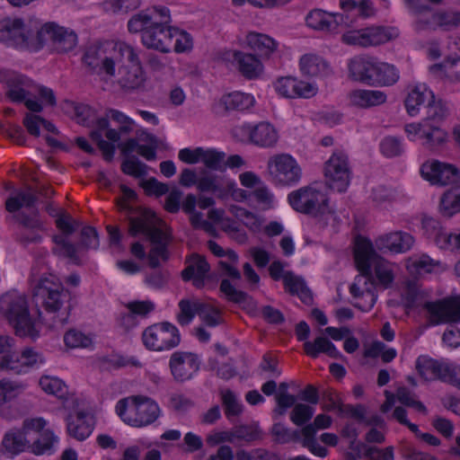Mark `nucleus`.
I'll return each mask as SVG.
<instances>
[{
	"label": "nucleus",
	"instance_id": "obj_15",
	"mask_svg": "<svg viewBox=\"0 0 460 460\" xmlns=\"http://www.w3.org/2000/svg\"><path fill=\"white\" fill-rule=\"evenodd\" d=\"M399 35L393 27L376 26L351 31L342 35V41L348 45L369 47L386 43Z\"/></svg>",
	"mask_w": 460,
	"mask_h": 460
},
{
	"label": "nucleus",
	"instance_id": "obj_28",
	"mask_svg": "<svg viewBox=\"0 0 460 460\" xmlns=\"http://www.w3.org/2000/svg\"><path fill=\"white\" fill-rule=\"evenodd\" d=\"M349 290L356 300L354 305L361 311H369L376 302L374 284L368 283L366 276H358Z\"/></svg>",
	"mask_w": 460,
	"mask_h": 460
},
{
	"label": "nucleus",
	"instance_id": "obj_27",
	"mask_svg": "<svg viewBox=\"0 0 460 460\" xmlns=\"http://www.w3.org/2000/svg\"><path fill=\"white\" fill-rule=\"evenodd\" d=\"M276 91L287 98H310L316 94L317 88L311 83L298 81L292 76L279 78L275 83Z\"/></svg>",
	"mask_w": 460,
	"mask_h": 460
},
{
	"label": "nucleus",
	"instance_id": "obj_26",
	"mask_svg": "<svg viewBox=\"0 0 460 460\" xmlns=\"http://www.w3.org/2000/svg\"><path fill=\"white\" fill-rule=\"evenodd\" d=\"M411 234L402 231H395L380 235L376 239V246L382 252L404 253L411 249L414 243Z\"/></svg>",
	"mask_w": 460,
	"mask_h": 460
},
{
	"label": "nucleus",
	"instance_id": "obj_20",
	"mask_svg": "<svg viewBox=\"0 0 460 460\" xmlns=\"http://www.w3.org/2000/svg\"><path fill=\"white\" fill-rule=\"evenodd\" d=\"M420 173L433 185L455 184L460 179V172L456 166L438 160L424 163L420 167Z\"/></svg>",
	"mask_w": 460,
	"mask_h": 460
},
{
	"label": "nucleus",
	"instance_id": "obj_21",
	"mask_svg": "<svg viewBox=\"0 0 460 460\" xmlns=\"http://www.w3.org/2000/svg\"><path fill=\"white\" fill-rule=\"evenodd\" d=\"M169 366L174 379L183 382L190 379L199 368V360L196 354L175 351L171 355Z\"/></svg>",
	"mask_w": 460,
	"mask_h": 460
},
{
	"label": "nucleus",
	"instance_id": "obj_59",
	"mask_svg": "<svg viewBox=\"0 0 460 460\" xmlns=\"http://www.w3.org/2000/svg\"><path fill=\"white\" fill-rule=\"evenodd\" d=\"M199 316L205 324L210 327H215L222 323L220 310L209 303L200 302Z\"/></svg>",
	"mask_w": 460,
	"mask_h": 460
},
{
	"label": "nucleus",
	"instance_id": "obj_47",
	"mask_svg": "<svg viewBox=\"0 0 460 460\" xmlns=\"http://www.w3.org/2000/svg\"><path fill=\"white\" fill-rule=\"evenodd\" d=\"M24 382L10 378L0 379V405L11 402L26 389Z\"/></svg>",
	"mask_w": 460,
	"mask_h": 460
},
{
	"label": "nucleus",
	"instance_id": "obj_54",
	"mask_svg": "<svg viewBox=\"0 0 460 460\" xmlns=\"http://www.w3.org/2000/svg\"><path fill=\"white\" fill-rule=\"evenodd\" d=\"M332 18L331 13H327L322 10L311 11L305 17L307 26L312 29L328 31V29L335 26L333 22H331Z\"/></svg>",
	"mask_w": 460,
	"mask_h": 460
},
{
	"label": "nucleus",
	"instance_id": "obj_16",
	"mask_svg": "<svg viewBox=\"0 0 460 460\" xmlns=\"http://www.w3.org/2000/svg\"><path fill=\"white\" fill-rule=\"evenodd\" d=\"M38 197L31 187L23 190H14L5 201V208L10 213H15L21 209L31 211V217H22V225L29 228H40L41 221L38 217L35 206Z\"/></svg>",
	"mask_w": 460,
	"mask_h": 460
},
{
	"label": "nucleus",
	"instance_id": "obj_58",
	"mask_svg": "<svg viewBox=\"0 0 460 460\" xmlns=\"http://www.w3.org/2000/svg\"><path fill=\"white\" fill-rule=\"evenodd\" d=\"M102 59L101 48L98 46H90L85 49L82 58L83 64L88 73L100 75V64Z\"/></svg>",
	"mask_w": 460,
	"mask_h": 460
},
{
	"label": "nucleus",
	"instance_id": "obj_14",
	"mask_svg": "<svg viewBox=\"0 0 460 460\" xmlns=\"http://www.w3.org/2000/svg\"><path fill=\"white\" fill-rule=\"evenodd\" d=\"M325 185L332 190L344 192L347 190L351 178L348 157L345 154L336 152L324 164Z\"/></svg>",
	"mask_w": 460,
	"mask_h": 460
},
{
	"label": "nucleus",
	"instance_id": "obj_29",
	"mask_svg": "<svg viewBox=\"0 0 460 460\" xmlns=\"http://www.w3.org/2000/svg\"><path fill=\"white\" fill-rule=\"evenodd\" d=\"M377 61L373 58L357 57L349 64V75L353 80L375 85Z\"/></svg>",
	"mask_w": 460,
	"mask_h": 460
},
{
	"label": "nucleus",
	"instance_id": "obj_13",
	"mask_svg": "<svg viewBox=\"0 0 460 460\" xmlns=\"http://www.w3.org/2000/svg\"><path fill=\"white\" fill-rule=\"evenodd\" d=\"M49 40L54 50L66 53L76 46L77 35L73 30L59 26L56 22H47L40 29H37V41L41 49Z\"/></svg>",
	"mask_w": 460,
	"mask_h": 460
},
{
	"label": "nucleus",
	"instance_id": "obj_38",
	"mask_svg": "<svg viewBox=\"0 0 460 460\" xmlns=\"http://www.w3.org/2000/svg\"><path fill=\"white\" fill-rule=\"evenodd\" d=\"M300 70L308 76H327L331 74L328 63L319 56L305 54L300 58Z\"/></svg>",
	"mask_w": 460,
	"mask_h": 460
},
{
	"label": "nucleus",
	"instance_id": "obj_34",
	"mask_svg": "<svg viewBox=\"0 0 460 460\" xmlns=\"http://www.w3.org/2000/svg\"><path fill=\"white\" fill-rule=\"evenodd\" d=\"M450 362L438 361L428 356H420L416 360V369L419 375L426 381L439 379L448 372Z\"/></svg>",
	"mask_w": 460,
	"mask_h": 460
},
{
	"label": "nucleus",
	"instance_id": "obj_37",
	"mask_svg": "<svg viewBox=\"0 0 460 460\" xmlns=\"http://www.w3.org/2000/svg\"><path fill=\"white\" fill-rule=\"evenodd\" d=\"M246 42L252 50L262 58H269L278 49L279 43L267 34L251 31Z\"/></svg>",
	"mask_w": 460,
	"mask_h": 460
},
{
	"label": "nucleus",
	"instance_id": "obj_31",
	"mask_svg": "<svg viewBox=\"0 0 460 460\" xmlns=\"http://www.w3.org/2000/svg\"><path fill=\"white\" fill-rule=\"evenodd\" d=\"M94 429L93 417L86 411H78L66 419V430L70 437L84 441L93 433Z\"/></svg>",
	"mask_w": 460,
	"mask_h": 460
},
{
	"label": "nucleus",
	"instance_id": "obj_45",
	"mask_svg": "<svg viewBox=\"0 0 460 460\" xmlns=\"http://www.w3.org/2000/svg\"><path fill=\"white\" fill-rule=\"evenodd\" d=\"M230 212L251 232L260 233L262 230L264 219L261 216L238 206H232Z\"/></svg>",
	"mask_w": 460,
	"mask_h": 460
},
{
	"label": "nucleus",
	"instance_id": "obj_32",
	"mask_svg": "<svg viewBox=\"0 0 460 460\" xmlns=\"http://www.w3.org/2000/svg\"><path fill=\"white\" fill-rule=\"evenodd\" d=\"M408 272L416 277L429 273H441L447 270L445 264L439 261L433 260L428 254H414L405 261Z\"/></svg>",
	"mask_w": 460,
	"mask_h": 460
},
{
	"label": "nucleus",
	"instance_id": "obj_40",
	"mask_svg": "<svg viewBox=\"0 0 460 460\" xmlns=\"http://www.w3.org/2000/svg\"><path fill=\"white\" fill-rule=\"evenodd\" d=\"M349 100L356 106L368 108L384 103L386 100V95L377 90L358 89L350 92Z\"/></svg>",
	"mask_w": 460,
	"mask_h": 460
},
{
	"label": "nucleus",
	"instance_id": "obj_24",
	"mask_svg": "<svg viewBox=\"0 0 460 460\" xmlns=\"http://www.w3.org/2000/svg\"><path fill=\"white\" fill-rule=\"evenodd\" d=\"M421 224L426 234L434 238L440 249L450 251L460 249V233L453 234L444 230L439 223L431 217H424Z\"/></svg>",
	"mask_w": 460,
	"mask_h": 460
},
{
	"label": "nucleus",
	"instance_id": "obj_33",
	"mask_svg": "<svg viewBox=\"0 0 460 460\" xmlns=\"http://www.w3.org/2000/svg\"><path fill=\"white\" fill-rule=\"evenodd\" d=\"M232 57L237 70L246 79H256L262 74L263 65L256 55L234 50Z\"/></svg>",
	"mask_w": 460,
	"mask_h": 460
},
{
	"label": "nucleus",
	"instance_id": "obj_3",
	"mask_svg": "<svg viewBox=\"0 0 460 460\" xmlns=\"http://www.w3.org/2000/svg\"><path fill=\"white\" fill-rule=\"evenodd\" d=\"M134 128L135 121L132 119L118 110L109 109L105 116L98 120V129L92 130L90 136L96 144H110L103 137L112 143L123 141L121 144H162L155 136L144 129H137L135 137H128Z\"/></svg>",
	"mask_w": 460,
	"mask_h": 460
},
{
	"label": "nucleus",
	"instance_id": "obj_49",
	"mask_svg": "<svg viewBox=\"0 0 460 460\" xmlns=\"http://www.w3.org/2000/svg\"><path fill=\"white\" fill-rule=\"evenodd\" d=\"M278 141V133L269 122H260L252 126V144H275Z\"/></svg>",
	"mask_w": 460,
	"mask_h": 460
},
{
	"label": "nucleus",
	"instance_id": "obj_56",
	"mask_svg": "<svg viewBox=\"0 0 460 460\" xmlns=\"http://www.w3.org/2000/svg\"><path fill=\"white\" fill-rule=\"evenodd\" d=\"M28 78L22 75H13L7 78L6 83L10 88L7 92V96L13 102H25L26 91L22 88V85L27 84Z\"/></svg>",
	"mask_w": 460,
	"mask_h": 460
},
{
	"label": "nucleus",
	"instance_id": "obj_19",
	"mask_svg": "<svg viewBox=\"0 0 460 460\" xmlns=\"http://www.w3.org/2000/svg\"><path fill=\"white\" fill-rule=\"evenodd\" d=\"M44 356L32 348H24L21 351L13 350L2 370L16 375L29 373L45 364Z\"/></svg>",
	"mask_w": 460,
	"mask_h": 460
},
{
	"label": "nucleus",
	"instance_id": "obj_60",
	"mask_svg": "<svg viewBox=\"0 0 460 460\" xmlns=\"http://www.w3.org/2000/svg\"><path fill=\"white\" fill-rule=\"evenodd\" d=\"M221 397L227 418L237 416L242 412V403L232 391L222 390Z\"/></svg>",
	"mask_w": 460,
	"mask_h": 460
},
{
	"label": "nucleus",
	"instance_id": "obj_41",
	"mask_svg": "<svg viewBox=\"0 0 460 460\" xmlns=\"http://www.w3.org/2000/svg\"><path fill=\"white\" fill-rule=\"evenodd\" d=\"M120 153L123 156L121 163V171L129 176L134 178H141L147 173V166L141 163L137 156L133 155V152L128 147H123L119 146Z\"/></svg>",
	"mask_w": 460,
	"mask_h": 460
},
{
	"label": "nucleus",
	"instance_id": "obj_39",
	"mask_svg": "<svg viewBox=\"0 0 460 460\" xmlns=\"http://www.w3.org/2000/svg\"><path fill=\"white\" fill-rule=\"evenodd\" d=\"M304 350L307 356L315 358L320 353H325L332 358H342V354L338 350L335 345L327 338L319 336L314 341H305Z\"/></svg>",
	"mask_w": 460,
	"mask_h": 460
},
{
	"label": "nucleus",
	"instance_id": "obj_17",
	"mask_svg": "<svg viewBox=\"0 0 460 460\" xmlns=\"http://www.w3.org/2000/svg\"><path fill=\"white\" fill-rule=\"evenodd\" d=\"M430 325L460 322V296L423 304Z\"/></svg>",
	"mask_w": 460,
	"mask_h": 460
},
{
	"label": "nucleus",
	"instance_id": "obj_50",
	"mask_svg": "<svg viewBox=\"0 0 460 460\" xmlns=\"http://www.w3.org/2000/svg\"><path fill=\"white\" fill-rule=\"evenodd\" d=\"M77 122L85 127H94L98 129V120L102 117H98L96 111L84 103H72Z\"/></svg>",
	"mask_w": 460,
	"mask_h": 460
},
{
	"label": "nucleus",
	"instance_id": "obj_25",
	"mask_svg": "<svg viewBox=\"0 0 460 460\" xmlns=\"http://www.w3.org/2000/svg\"><path fill=\"white\" fill-rule=\"evenodd\" d=\"M404 129L411 142L425 140L428 143L443 144L447 140V133L433 124L412 123L406 125Z\"/></svg>",
	"mask_w": 460,
	"mask_h": 460
},
{
	"label": "nucleus",
	"instance_id": "obj_11",
	"mask_svg": "<svg viewBox=\"0 0 460 460\" xmlns=\"http://www.w3.org/2000/svg\"><path fill=\"white\" fill-rule=\"evenodd\" d=\"M270 181L276 186L293 187L303 177V170L298 162L288 154L271 156L267 164Z\"/></svg>",
	"mask_w": 460,
	"mask_h": 460
},
{
	"label": "nucleus",
	"instance_id": "obj_30",
	"mask_svg": "<svg viewBox=\"0 0 460 460\" xmlns=\"http://www.w3.org/2000/svg\"><path fill=\"white\" fill-rule=\"evenodd\" d=\"M39 385L46 394L61 400L66 409H74L76 406L75 394H69L67 386L60 378L43 376L40 378Z\"/></svg>",
	"mask_w": 460,
	"mask_h": 460
},
{
	"label": "nucleus",
	"instance_id": "obj_22",
	"mask_svg": "<svg viewBox=\"0 0 460 460\" xmlns=\"http://www.w3.org/2000/svg\"><path fill=\"white\" fill-rule=\"evenodd\" d=\"M332 420L325 414H319L315 417L314 423L306 425L301 430L302 445L306 447L313 455L319 457H325L328 450L322 447L316 438V429H328L332 425Z\"/></svg>",
	"mask_w": 460,
	"mask_h": 460
},
{
	"label": "nucleus",
	"instance_id": "obj_62",
	"mask_svg": "<svg viewBox=\"0 0 460 460\" xmlns=\"http://www.w3.org/2000/svg\"><path fill=\"white\" fill-rule=\"evenodd\" d=\"M314 412V407L307 404L297 403L294 406L290 420L294 424L302 426L313 417Z\"/></svg>",
	"mask_w": 460,
	"mask_h": 460
},
{
	"label": "nucleus",
	"instance_id": "obj_12",
	"mask_svg": "<svg viewBox=\"0 0 460 460\" xmlns=\"http://www.w3.org/2000/svg\"><path fill=\"white\" fill-rule=\"evenodd\" d=\"M0 41L8 47L37 51L40 44L37 41V30L26 29L21 19L0 22Z\"/></svg>",
	"mask_w": 460,
	"mask_h": 460
},
{
	"label": "nucleus",
	"instance_id": "obj_64",
	"mask_svg": "<svg viewBox=\"0 0 460 460\" xmlns=\"http://www.w3.org/2000/svg\"><path fill=\"white\" fill-rule=\"evenodd\" d=\"M220 291L227 298L234 303H243L248 296L246 293L236 289L228 279H223L220 284Z\"/></svg>",
	"mask_w": 460,
	"mask_h": 460
},
{
	"label": "nucleus",
	"instance_id": "obj_9",
	"mask_svg": "<svg viewBox=\"0 0 460 460\" xmlns=\"http://www.w3.org/2000/svg\"><path fill=\"white\" fill-rule=\"evenodd\" d=\"M117 53L126 59L119 67L120 86L128 91L143 89L146 76L136 49L126 43H119Z\"/></svg>",
	"mask_w": 460,
	"mask_h": 460
},
{
	"label": "nucleus",
	"instance_id": "obj_7",
	"mask_svg": "<svg viewBox=\"0 0 460 460\" xmlns=\"http://www.w3.org/2000/svg\"><path fill=\"white\" fill-rule=\"evenodd\" d=\"M32 296L37 305L49 314H56L52 327L66 323L68 314L61 310L67 301V293L58 277L53 274L40 277L32 288Z\"/></svg>",
	"mask_w": 460,
	"mask_h": 460
},
{
	"label": "nucleus",
	"instance_id": "obj_18",
	"mask_svg": "<svg viewBox=\"0 0 460 460\" xmlns=\"http://www.w3.org/2000/svg\"><path fill=\"white\" fill-rule=\"evenodd\" d=\"M58 228L62 232L61 234L54 235V247L52 251L55 254L68 258L77 261V248L68 242V235L73 234L78 228V223L68 215H62L57 220Z\"/></svg>",
	"mask_w": 460,
	"mask_h": 460
},
{
	"label": "nucleus",
	"instance_id": "obj_23",
	"mask_svg": "<svg viewBox=\"0 0 460 460\" xmlns=\"http://www.w3.org/2000/svg\"><path fill=\"white\" fill-rule=\"evenodd\" d=\"M179 158L190 164L203 163L207 167L213 170H220L224 164V153L202 147L183 148L179 152Z\"/></svg>",
	"mask_w": 460,
	"mask_h": 460
},
{
	"label": "nucleus",
	"instance_id": "obj_43",
	"mask_svg": "<svg viewBox=\"0 0 460 460\" xmlns=\"http://www.w3.org/2000/svg\"><path fill=\"white\" fill-rule=\"evenodd\" d=\"M283 284L286 291L297 296L304 303L308 304L312 301L310 290L301 277L293 272H288L284 277Z\"/></svg>",
	"mask_w": 460,
	"mask_h": 460
},
{
	"label": "nucleus",
	"instance_id": "obj_8",
	"mask_svg": "<svg viewBox=\"0 0 460 460\" xmlns=\"http://www.w3.org/2000/svg\"><path fill=\"white\" fill-rule=\"evenodd\" d=\"M115 410L126 424L135 428L151 425L161 415L158 403L149 397L141 395L120 399Z\"/></svg>",
	"mask_w": 460,
	"mask_h": 460
},
{
	"label": "nucleus",
	"instance_id": "obj_1",
	"mask_svg": "<svg viewBox=\"0 0 460 460\" xmlns=\"http://www.w3.org/2000/svg\"><path fill=\"white\" fill-rule=\"evenodd\" d=\"M128 234L131 236L145 235L151 243L146 253L145 245L136 241L130 245V253L137 260L147 259L148 266L157 268L168 259L167 245L170 240L169 229L152 210L144 209L129 218Z\"/></svg>",
	"mask_w": 460,
	"mask_h": 460
},
{
	"label": "nucleus",
	"instance_id": "obj_55",
	"mask_svg": "<svg viewBox=\"0 0 460 460\" xmlns=\"http://www.w3.org/2000/svg\"><path fill=\"white\" fill-rule=\"evenodd\" d=\"M398 79L399 73L394 66L377 61L375 85H393Z\"/></svg>",
	"mask_w": 460,
	"mask_h": 460
},
{
	"label": "nucleus",
	"instance_id": "obj_53",
	"mask_svg": "<svg viewBox=\"0 0 460 460\" xmlns=\"http://www.w3.org/2000/svg\"><path fill=\"white\" fill-rule=\"evenodd\" d=\"M199 305L200 302L197 299H181L179 302L178 323L182 326L190 324L195 315H199Z\"/></svg>",
	"mask_w": 460,
	"mask_h": 460
},
{
	"label": "nucleus",
	"instance_id": "obj_35",
	"mask_svg": "<svg viewBox=\"0 0 460 460\" xmlns=\"http://www.w3.org/2000/svg\"><path fill=\"white\" fill-rule=\"evenodd\" d=\"M29 447H31V439L24 433H22L20 429H13L4 434L0 447V453L13 457Z\"/></svg>",
	"mask_w": 460,
	"mask_h": 460
},
{
	"label": "nucleus",
	"instance_id": "obj_10",
	"mask_svg": "<svg viewBox=\"0 0 460 460\" xmlns=\"http://www.w3.org/2000/svg\"><path fill=\"white\" fill-rule=\"evenodd\" d=\"M141 340L147 350L163 352L177 347L181 342V334L174 324L161 322L146 327L142 332Z\"/></svg>",
	"mask_w": 460,
	"mask_h": 460
},
{
	"label": "nucleus",
	"instance_id": "obj_51",
	"mask_svg": "<svg viewBox=\"0 0 460 460\" xmlns=\"http://www.w3.org/2000/svg\"><path fill=\"white\" fill-rule=\"evenodd\" d=\"M423 108L426 111V117L423 122L427 124H431L430 122L438 123L448 115V110L445 103L442 100H436L434 95Z\"/></svg>",
	"mask_w": 460,
	"mask_h": 460
},
{
	"label": "nucleus",
	"instance_id": "obj_52",
	"mask_svg": "<svg viewBox=\"0 0 460 460\" xmlns=\"http://www.w3.org/2000/svg\"><path fill=\"white\" fill-rule=\"evenodd\" d=\"M342 436L350 439L349 447L351 452L346 454V460H358L362 456L365 444L357 440L358 436L357 428L353 424H347L342 429Z\"/></svg>",
	"mask_w": 460,
	"mask_h": 460
},
{
	"label": "nucleus",
	"instance_id": "obj_46",
	"mask_svg": "<svg viewBox=\"0 0 460 460\" xmlns=\"http://www.w3.org/2000/svg\"><path fill=\"white\" fill-rule=\"evenodd\" d=\"M59 439L50 429H44L40 438L31 445V452L36 456L51 455L56 452Z\"/></svg>",
	"mask_w": 460,
	"mask_h": 460
},
{
	"label": "nucleus",
	"instance_id": "obj_5",
	"mask_svg": "<svg viewBox=\"0 0 460 460\" xmlns=\"http://www.w3.org/2000/svg\"><path fill=\"white\" fill-rule=\"evenodd\" d=\"M290 206L296 211L319 217L325 225L336 226L335 211L329 204L327 187L323 182L314 181L291 191L288 196Z\"/></svg>",
	"mask_w": 460,
	"mask_h": 460
},
{
	"label": "nucleus",
	"instance_id": "obj_6",
	"mask_svg": "<svg viewBox=\"0 0 460 460\" xmlns=\"http://www.w3.org/2000/svg\"><path fill=\"white\" fill-rule=\"evenodd\" d=\"M354 258L359 276H366L368 283L388 288L394 282L396 265L377 255L369 240L363 237L356 239Z\"/></svg>",
	"mask_w": 460,
	"mask_h": 460
},
{
	"label": "nucleus",
	"instance_id": "obj_42",
	"mask_svg": "<svg viewBox=\"0 0 460 460\" xmlns=\"http://www.w3.org/2000/svg\"><path fill=\"white\" fill-rule=\"evenodd\" d=\"M433 98L432 91L429 90L425 85H420L414 87L405 99L404 104L407 112L411 116L418 114L420 107L424 104L425 102H429V99Z\"/></svg>",
	"mask_w": 460,
	"mask_h": 460
},
{
	"label": "nucleus",
	"instance_id": "obj_48",
	"mask_svg": "<svg viewBox=\"0 0 460 460\" xmlns=\"http://www.w3.org/2000/svg\"><path fill=\"white\" fill-rule=\"evenodd\" d=\"M439 210L447 217L460 212V184L451 188L441 197Z\"/></svg>",
	"mask_w": 460,
	"mask_h": 460
},
{
	"label": "nucleus",
	"instance_id": "obj_2",
	"mask_svg": "<svg viewBox=\"0 0 460 460\" xmlns=\"http://www.w3.org/2000/svg\"><path fill=\"white\" fill-rule=\"evenodd\" d=\"M170 11L165 6H153L133 15L128 22L132 33L141 32L145 47L168 53L172 45Z\"/></svg>",
	"mask_w": 460,
	"mask_h": 460
},
{
	"label": "nucleus",
	"instance_id": "obj_61",
	"mask_svg": "<svg viewBox=\"0 0 460 460\" xmlns=\"http://www.w3.org/2000/svg\"><path fill=\"white\" fill-rule=\"evenodd\" d=\"M119 44H116L114 48V55L112 57H102V62L100 64V75L105 73V75L110 77H113L115 75V66L119 65V66L125 63V58H122L119 53H117V49Z\"/></svg>",
	"mask_w": 460,
	"mask_h": 460
},
{
	"label": "nucleus",
	"instance_id": "obj_44",
	"mask_svg": "<svg viewBox=\"0 0 460 460\" xmlns=\"http://www.w3.org/2000/svg\"><path fill=\"white\" fill-rule=\"evenodd\" d=\"M253 103L254 99L251 94L241 92L225 94L220 99V105L224 106L226 111L248 110Z\"/></svg>",
	"mask_w": 460,
	"mask_h": 460
},
{
	"label": "nucleus",
	"instance_id": "obj_4",
	"mask_svg": "<svg viewBox=\"0 0 460 460\" xmlns=\"http://www.w3.org/2000/svg\"><path fill=\"white\" fill-rule=\"evenodd\" d=\"M40 312L32 314L24 294L16 290L4 293L0 296V317L4 318L22 338L35 340L40 337L42 323Z\"/></svg>",
	"mask_w": 460,
	"mask_h": 460
},
{
	"label": "nucleus",
	"instance_id": "obj_63",
	"mask_svg": "<svg viewBox=\"0 0 460 460\" xmlns=\"http://www.w3.org/2000/svg\"><path fill=\"white\" fill-rule=\"evenodd\" d=\"M172 40L174 39V51L182 53L190 50L192 48L191 36L183 31H179L177 28L172 27Z\"/></svg>",
	"mask_w": 460,
	"mask_h": 460
},
{
	"label": "nucleus",
	"instance_id": "obj_57",
	"mask_svg": "<svg viewBox=\"0 0 460 460\" xmlns=\"http://www.w3.org/2000/svg\"><path fill=\"white\" fill-rule=\"evenodd\" d=\"M64 342L71 349H89L93 346V338L81 331L72 329L64 335Z\"/></svg>",
	"mask_w": 460,
	"mask_h": 460
},
{
	"label": "nucleus",
	"instance_id": "obj_36",
	"mask_svg": "<svg viewBox=\"0 0 460 460\" xmlns=\"http://www.w3.org/2000/svg\"><path fill=\"white\" fill-rule=\"evenodd\" d=\"M209 269L204 257L192 255L188 261V266L182 270L181 276L184 280H192L195 287L201 288Z\"/></svg>",
	"mask_w": 460,
	"mask_h": 460
}]
</instances>
